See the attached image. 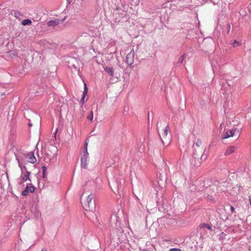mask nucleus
Returning a JSON list of instances; mask_svg holds the SVG:
<instances>
[{"label": "nucleus", "mask_w": 251, "mask_h": 251, "mask_svg": "<svg viewBox=\"0 0 251 251\" xmlns=\"http://www.w3.org/2000/svg\"><path fill=\"white\" fill-rule=\"evenodd\" d=\"M158 132L161 140L164 145H168L171 141V136L170 135V128L168 125H167L164 128L158 129Z\"/></svg>", "instance_id": "1"}, {"label": "nucleus", "mask_w": 251, "mask_h": 251, "mask_svg": "<svg viewBox=\"0 0 251 251\" xmlns=\"http://www.w3.org/2000/svg\"><path fill=\"white\" fill-rule=\"evenodd\" d=\"M93 196L92 195H88L86 200L83 202V207L85 210L92 211L95 208V204L92 201Z\"/></svg>", "instance_id": "2"}, {"label": "nucleus", "mask_w": 251, "mask_h": 251, "mask_svg": "<svg viewBox=\"0 0 251 251\" xmlns=\"http://www.w3.org/2000/svg\"><path fill=\"white\" fill-rule=\"evenodd\" d=\"M135 52L134 49H132L129 53L126 56V62L128 65H132L134 62V56Z\"/></svg>", "instance_id": "3"}, {"label": "nucleus", "mask_w": 251, "mask_h": 251, "mask_svg": "<svg viewBox=\"0 0 251 251\" xmlns=\"http://www.w3.org/2000/svg\"><path fill=\"white\" fill-rule=\"evenodd\" d=\"M35 191V187L31 183L27 184L25 189L22 192V195L24 196H26L28 192L33 193Z\"/></svg>", "instance_id": "4"}, {"label": "nucleus", "mask_w": 251, "mask_h": 251, "mask_svg": "<svg viewBox=\"0 0 251 251\" xmlns=\"http://www.w3.org/2000/svg\"><path fill=\"white\" fill-rule=\"evenodd\" d=\"M237 129L235 128L234 129L231 130L229 131L226 132V133L223 134L222 138L223 139L228 138L230 137H232L235 133V132L237 131Z\"/></svg>", "instance_id": "5"}, {"label": "nucleus", "mask_w": 251, "mask_h": 251, "mask_svg": "<svg viewBox=\"0 0 251 251\" xmlns=\"http://www.w3.org/2000/svg\"><path fill=\"white\" fill-rule=\"evenodd\" d=\"M237 147L236 146H232L229 147L225 152V155L228 156L233 153L237 150Z\"/></svg>", "instance_id": "6"}, {"label": "nucleus", "mask_w": 251, "mask_h": 251, "mask_svg": "<svg viewBox=\"0 0 251 251\" xmlns=\"http://www.w3.org/2000/svg\"><path fill=\"white\" fill-rule=\"evenodd\" d=\"M26 158L27 160L32 164L35 163L36 162V158L35 157L33 152H30L26 155Z\"/></svg>", "instance_id": "7"}, {"label": "nucleus", "mask_w": 251, "mask_h": 251, "mask_svg": "<svg viewBox=\"0 0 251 251\" xmlns=\"http://www.w3.org/2000/svg\"><path fill=\"white\" fill-rule=\"evenodd\" d=\"M235 84V82L232 80H228L227 81L226 80V83L224 84V87L226 89H227L228 88H230Z\"/></svg>", "instance_id": "8"}, {"label": "nucleus", "mask_w": 251, "mask_h": 251, "mask_svg": "<svg viewBox=\"0 0 251 251\" xmlns=\"http://www.w3.org/2000/svg\"><path fill=\"white\" fill-rule=\"evenodd\" d=\"M59 24V20L56 19L54 20H50L48 22V25L49 26H55Z\"/></svg>", "instance_id": "9"}, {"label": "nucleus", "mask_w": 251, "mask_h": 251, "mask_svg": "<svg viewBox=\"0 0 251 251\" xmlns=\"http://www.w3.org/2000/svg\"><path fill=\"white\" fill-rule=\"evenodd\" d=\"M30 175V172L26 171L25 174L22 176L23 181H26L27 180H29L30 181H31V180L29 177Z\"/></svg>", "instance_id": "10"}, {"label": "nucleus", "mask_w": 251, "mask_h": 251, "mask_svg": "<svg viewBox=\"0 0 251 251\" xmlns=\"http://www.w3.org/2000/svg\"><path fill=\"white\" fill-rule=\"evenodd\" d=\"M104 70L108 74H109L111 76H113L114 72L112 68L111 67H106L104 68Z\"/></svg>", "instance_id": "11"}, {"label": "nucleus", "mask_w": 251, "mask_h": 251, "mask_svg": "<svg viewBox=\"0 0 251 251\" xmlns=\"http://www.w3.org/2000/svg\"><path fill=\"white\" fill-rule=\"evenodd\" d=\"M88 156V152L87 151V150H84L83 151V154L82 156L81 157V161H84V160H87V158Z\"/></svg>", "instance_id": "12"}, {"label": "nucleus", "mask_w": 251, "mask_h": 251, "mask_svg": "<svg viewBox=\"0 0 251 251\" xmlns=\"http://www.w3.org/2000/svg\"><path fill=\"white\" fill-rule=\"evenodd\" d=\"M31 21L29 19H25L22 21V25H30L31 24Z\"/></svg>", "instance_id": "13"}, {"label": "nucleus", "mask_w": 251, "mask_h": 251, "mask_svg": "<svg viewBox=\"0 0 251 251\" xmlns=\"http://www.w3.org/2000/svg\"><path fill=\"white\" fill-rule=\"evenodd\" d=\"M205 228H207L209 229L210 231H213V229L215 228L214 226H213L211 224H205Z\"/></svg>", "instance_id": "14"}, {"label": "nucleus", "mask_w": 251, "mask_h": 251, "mask_svg": "<svg viewBox=\"0 0 251 251\" xmlns=\"http://www.w3.org/2000/svg\"><path fill=\"white\" fill-rule=\"evenodd\" d=\"M87 87L86 84H84V92L83 93V96H82V100H81L82 101H83L84 100L85 95L87 94Z\"/></svg>", "instance_id": "15"}, {"label": "nucleus", "mask_w": 251, "mask_h": 251, "mask_svg": "<svg viewBox=\"0 0 251 251\" xmlns=\"http://www.w3.org/2000/svg\"><path fill=\"white\" fill-rule=\"evenodd\" d=\"M233 47H237L240 46L241 45V43L239 41H237V40H234V41L232 44Z\"/></svg>", "instance_id": "16"}, {"label": "nucleus", "mask_w": 251, "mask_h": 251, "mask_svg": "<svg viewBox=\"0 0 251 251\" xmlns=\"http://www.w3.org/2000/svg\"><path fill=\"white\" fill-rule=\"evenodd\" d=\"M230 28H231V23H228L226 26V33L227 35H228L229 33Z\"/></svg>", "instance_id": "17"}, {"label": "nucleus", "mask_w": 251, "mask_h": 251, "mask_svg": "<svg viewBox=\"0 0 251 251\" xmlns=\"http://www.w3.org/2000/svg\"><path fill=\"white\" fill-rule=\"evenodd\" d=\"M87 119L90 120L91 121H93V112L92 110L90 111V114L87 116Z\"/></svg>", "instance_id": "18"}, {"label": "nucleus", "mask_w": 251, "mask_h": 251, "mask_svg": "<svg viewBox=\"0 0 251 251\" xmlns=\"http://www.w3.org/2000/svg\"><path fill=\"white\" fill-rule=\"evenodd\" d=\"M81 166L84 168H86L87 165V160H84V161H81Z\"/></svg>", "instance_id": "19"}, {"label": "nucleus", "mask_w": 251, "mask_h": 251, "mask_svg": "<svg viewBox=\"0 0 251 251\" xmlns=\"http://www.w3.org/2000/svg\"><path fill=\"white\" fill-rule=\"evenodd\" d=\"M207 199L209 200L210 201H211L212 203L215 202L214 198L212 196H210L208 195L207 196Z\"/></svg>", "instance_id": "20"}, {"label": "nucleus", "mask_w": 251, "mask_h": 251, "mask_svg": "<svg viewBox=\"0 0 251 251\" xmlns=\"http://www.w3.org/2000/svg\"><path fill=\"white\" fill-rule=\"evenodd\" d=\"M42 170H43V177H45V173H46V172L47 171L46 167L43 166L42 167Z\"/></svg>", "instance_id": "21"}, {"label": "nucleus", "mask_w": 251, "mask_h": 251, "mask_svg": "<svg viewBox=\"0 0 251 251\" xmlns=\"http://www.w3.org/2000/svg\"><path fill=\"white\" fill-rule=\"evenodd\" d=\"M170 251H181V250L179 249L173 248L171 249Z\"/></svg>", "instance_id": "22"}, {"label": "nucleus", "mask_w": 251, "mask_h": 251, "mask_svg": "<svg viewBox=\"0 0 251 251\" xmlns=\"http://www.w3.org/2000/svg\"><path fill=\"white\" fill-rule=\"evenodd\" d=\"M230 211L232 213H233L235 212V209L233 206H230Z\"/></svg>", "instance_id": "23"}, {"label": "nucleus", "mask_w": 251, "mask_h": 251, "mask_svg": "<svg viewBox=\"0 0 251 251\" xmlns=\"http://www.w3.org/2000/svg\"><path fill=\"white\" fill-rule=\"evenodd\" d=\"M87 146H88V143L86 141V142L85 143V144H84V150H85L86 151L87 150Z\"/></svg>", "instance_id": "24"}, {"label": "nucleus", "mask_w": 251, "mask_h": 251, "mask_svg": "<svg viewBox=\"0 0 251 251\" xmlns=\"http://www.w3.org/2000/svg\"><path fill=\"white\" fill-rule=\"evenodd\" d=\"M184 57V55H182L181 56L180 59V62L181 63L182 62V60H183Z\"/></svg>", "instance_id": "25"}, {"label": "nucleus", "mask_w": 251, "mask_h": 251, "mask_svg": "<svg viewBox=\"0 0 251 251\" xmlns=\"http://www.w3.org/2000/svg\"><path fill=\"white\" fill-rule=\"evenodd\" d=\"M200 143H201V142H199V140H198V141H197V143H196V145H197V146H199V144H200Z\"/></svg>", "instance_id": "26"}, {"label": "nucleus", "mask_w": 251, "mask_h": 251, "mask_svg": "<svg viewBox=\"0 0 251 251\" xmlns=\"http://www.w3.org/2000/svg\"><path fill=\"white\" fill-rule=\"evenodd\" d=\"M8 54H15L13 52H11V51H9V52H8Z\"/></svg>", "instance_id": "27"}, {"label": "nucleus", "mask_w": 251, "mask_h": 251, "mask_svg": "<svg viewBox=\"0 0 251 251\" xmlns=\"http://www.w3.org/2000/svg\"><path fill=\"white\" fill-rule=\"evenodd\" d=\"M41 251H48V250L46 249H43Z\"/></svg>", "instance_id": "28"}, {"label": "nucleus", "mask_w": 251, "mask_h": 251, "mask_svg": "<svg viewBox=\"0 0 251 251\" xmlns=\"http://www.w3.org/2000/svg\"><path fill=\"white\" fill-rule=\"evenodd\" d=\"M213 146V144L212 143H211L210 145H209V148H210L211 147Z\"/></svg>", "instance_id": "29"}]
</instances>
